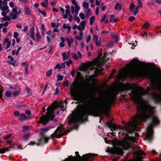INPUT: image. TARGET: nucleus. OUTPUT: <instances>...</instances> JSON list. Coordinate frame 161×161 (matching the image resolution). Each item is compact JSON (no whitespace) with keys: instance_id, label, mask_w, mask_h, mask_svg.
<instances>
[{"instance_id":"37998d69","label":"nucleus","mask_w":161,"mask_h":161,"mask_svg":"<svg viewBox=\"0 0 161 161\" xmlns=\"http://www.w3.org/2000/svg\"><path fill=\"white\" fill-rule=\"evenodd\" d=\"M77 75L76 78L77 80H80L81 78V76L80 73L79 72H77Z\"/></svg>"},{"instance_id":"13d9d810","label":"nucleus","mask_w":161,"mask_h":161,"mask_svg":"<svg viewBox=\"0 0 161 161\" xmlns=\"http://www.w3.org/2000/svg\"><path fill=\"white\" fill-rule=\"evenodd\" d=\"M100 8L101 9L104 11L105 10V8H106V7L104 5V4H101V6H100Z\"/></svg>"},{"instance_id":"393cba45","label":"nucleus","mask_w":161,"mask_h":161,"mask_svg":"<svg viewBox=\"0 0 161 161\" xmlns=\"http://www.w3.org/2000/svg\"><path fill=\"white\" fill-rule=\"evenodd\" d=\"M107 124L109 128L114 130H115L117 128L116 125L113 123L108 122L107 123Z\"/></svg>"},{"instance_id":"1a4fd4ad","label":"nucleus","mask_w":161,"mask_h":161,"mask_svg":"<svg viewBox=\"0 0 161 161\" xmlns=\"http://www.w3.org/2000/svg\"><path fill=\"white\" fill-rule=\"evenodd\" d=\"M72 3L74 6L73 5L71 6V12L73 14H75V15H77L80 9V7L78 5L77 2L75 0H72Z\"/></svg>"},{"instance_id":"6e6552de","label":"nucleus","mask_w":161,"mask_h":161,"mask_svg":"<svg viewBox=\"0 0 161 161\" xmlns=\"http://www.w3.org/2000/svg\"><path fill=\"white\" fill-rule=\"evenodd\" d=\"M64 134V128L63 125H60L58 127L53 134L51 135L53 137H61Z\"/></svg>"},{"instance_id":"20e7f679","label":"nucleus","mask_w":161,"mask_h":161,"mask_svg":"<svg viewBox=\"0 0 161 161\" xmlns=\"http://www.w3.org/2000/svg\"><path fill=\"white\" fill-rule=\"evenodd\" d=\"M132 120L130 121L123 127L119 126V128L128 133H131L136 130V126L140 125V114L132 117Z\"/></svg>"},{"instance_id":"b1692460","label":"nucleus","mask_w":161,"mask_h":161,"mask_svg":"<svg viewBox=\"0 0 161 161\" xmlns=\"http://www.w3.org/2000/svg\"><path fill=\"white\" fill-rule=\"evenodd\" d=\"M29 119V118L24 114H21L19 118V120L22 121H23L26 119Z\"/></svg>"},{"instance_id":"5fc2aeb1","label":"nucleus","mask_w":161,"mask_h":161,"mask_svg":"<svg viewBox=\"0 0 161 161\" xmlns=\"http://www.w3.org/2000/svg\"><path fill=\"white\" fill-rule=\"evenodd\" d=\"M64 85L65 86H69V83L67 80H66L64 83Z\"/></svg>"},{"instance_id":"a18cd8bd","label":"nucleus","mask_w":161,"mask_h":161,"mask_svg":"<svg viewBox=\"0 0 161 161\" xmlns=\"http://www.w3.org/2000/svg\"><path fill=\"white\" fill-rule=\"evenodd\" d=\"M66 64L67 66H69L70 64H72V61L70 59H69L68 61L64 62V64Z\"/></svg>"},{"instance_id":"c03bdc74","label":"nucleus","mask_w":161,"mask_h":161,"mask_svg":"<svg viewBox=\"0 0 161 161\" xmlns=\"http://www.w3.org/2000/svg\"><path fill=\"white\" fill-rule=\"evenodd\" d=\"M41 5L43 7L46 8L48 7V1L46 0V3H44L42 2L41 3Z\"/></svg>"},{"instance_id":"8fccbe9b","label":"nucleus","mask_w":161,"mask_h":161,"mask_svg":"<svg viewBox=\"0 0 161 161\" xmlns=\"http://www.w3.org/2000/svg\"><path fill=\"white\" fill-rule=\"evenodd\" d=\"M19 93H20V92L19 91H15L13 93V96L14 97H17L18 95H19Z\"/></svg>"},{"instance_id":"bf43d9fd","label":"nucleus","mask_w":161,"mask_h":161,"mask_svg":"<svg viewBox=\"0 0 161 161\" xmlns=\"http://www.w3.org/2000/svg\"><path fill=\"white\" fill-rule=\"evenodd\" d=\"M41 29L42 30V31L43 32H45L46 31V29L45 27V26L44 25H42L41 26Z\"/></svg>"},{"instance_id":"c9c22d12","label":"nucleus","mask_w":161,"mask_h":161,"mask_svg":"<svg viewBox=\"0 0 161 161\" xmlns=\"http://www.w3.org/2000/svg\"><path fill=\"white\" fill-rule=\"evenodd\" d=\"M24 9L26 14L28 15L31 14V11L29 8L25 7V8Z\"/></svg>"},{"instance_id":"39448f33","label":"nucleus","mask_w":161,"mask_h":161,"mask_svg":"<svg viewBox=\"0 0 161 161\" xmlns=\"http://www.w3.org/2000/svg\"><path fill=\"white\" fill-rule=\"evenodd\" d=\"M134 137L129 136L126 134L123 140L120 142L119 145L125 150H127L132 147L133 146L132 142H134Z\"/></svg>"},{"instance_id":"f257e3e1","label":"nucleus","mask_w":161,"mask_h":161,"mask_svg":"<svg viewBox=\"0 0 161 161\" xmlns=\"http://www.w3.org/2000/svg\"><path fill=\"white\" fill-rule=\"evenodd\" d=\"M142 64L138 60L133 59L126 65L122 71L120 72L119 76L121 78L129 77L133 79L140 77L147 78L150 79V86L153 91L152 94V97L157 102L161 100V79L158 70L154 69L151 71L145 69H140L139 67Z\"/></svg>"},{"instance_id":"c756f323","label":"nucleus","mask_w":161,"mask_h":161,"mask_svg":"<svg viewBox=\"0 0 161 161\" xmlns=\"http://www.w3.org/2000/svg\"><path fill=\"white\" fill-rule=\"evenodd\" d=\"M114 8L115 10H120L122 8V6L119 3H117L115 6Z\"/></svg>"},{"instance_id":"ea45409f","label":"nucleus","mask_w":161,"mask_h":161,"mask_svg":"<svg viewBox=\"0 0 161 161\" xmlns=\"http://www.w3.org/2000/svg\"><path fill=\"white\" fill-rule=\"evenodd\" d=\"M63 75H58L57 77V80L58 81H61L63 80Z\"/></svg>"},{"instance_id":"e2e57ef3","label":"nucleus","mask_w":161,"mask_h":161,"mask_svg":"<svg viewBox=\"0 0 161 161\" xmlns=\"http://www.w3.org/2000/svg\"><path fill=\"white\" fill-rule=\"evenodd\" d=\"M25 113L29 115L31 114V111L29 109L26 110L25 111Z\"/></svg>"},{"instance_id":"473e14b6","label":"nucleus","mask_w":161,"mask_h":161,"mask_svg":"<svg viewBox=\"0 0 161 161\" xmlns=\"http://www.w3.org/2000/svg\"><path fill=\"white\" fill-rule=\"evenodd\" d=\"M60 39L61 40L62 42H60L59 44V46L60 47H63L64 46V38L63 37H60Z\"/></svg>"},{"instance_id":"a878e982","label":"nucleus","mask_w":161,"mask_h":161,"mask_svg":"<svg viewBox=\"0 0 161 161\" xmlns=\"http://www.w3.org/2000/svg\"><path fill=\"white\" fill-rule=\"evenodd\" d=\"M8 58L10 60L8 62L10 63L12 65H14L15 64V62L14 61V59L13 57L9 55L8 56Z\"/></svg>"},{"instance_id":"2eb2a0df","label":"nucleus","mask_w":161,"mask_h":161,"mask_svg":"<svg viewBox=\"0 0 161 161\" xmlns=\"http://www.w3.org/2000/svg\"><path fill=\"white\" fill-rule=\"evenodd\" d=\"M6 10H3L2 12V15L3 16V17L1 18V21L4 22L5 21H9L11 20V18L10 16L6 15V14H8Z\"/></svg>"},{"instance_id":"4be33fe9","label":"nucleus","mask_w":161,"mask_h":161,"mask_svg":"<svg viewBox=\"0 0 161 161\" xmlns=\"http://www.w3.org/2000/svg\"><path fill=\"white\" fill-rule=\"evenodd\" d=\"M65 65L64 63H63L61 64H57L56 66H55L54 69H61L65 68Z\"/></svg>"},{"instance_id":"2f4dec72","label":"nucleus","mask_w":161,"mask_h":161,"mask_svg":"<svg viewBox=\"0 0 161 161\" xmlns=\"http://www.w3.org/2000/svg\"><path fill=\"white\" fill-rule=\"evenodd\" d=\"M46 33L48 35L51 36L52 38H54L56 36V34L52 32V31H49L46 32Z\"/></svg>"},{"instance_id":"e433bc0d","label":"nucleus","mask_w":161,"mask_h":161,"mask_svg":"<svg viewBox=\"0 0 161 161\" xmlns=\"http://www.w3.org/2000/svg\"><path fill=\"white\" fill-rule=\"evenodd\" d=\"M94 78V76L92 75L90 76L89 77H86V81L88 82V84H89L90 81H91Z\"/></svg>"},{"instance_id":"412c9836","label":"nucleus","mask_w":161,"mask_h":161,"mask_svg":"<svg viewBox=\"0 0 161 161\" xmlns=\"http://www.w3.org/2000/svg\"><path fill=\"white\" fill-rule=\"evenodd\" d=\"M7 43L6 45V49H8L9 48L11 45V42L10 41H9V39L8 38H5L3 42V44L4 45Z\"/></svg>"},{"instance_id":"c85d7f7f","label":"nucleus","mask_w":161,"mask_h":161,"mask_svg":"<svg viewBox=\"0 0 161 161\" xmlns=\"http://www.w3.org/2000/svg\"><path fill=\"white\" fill-rule=\"evenodd\" d=\"M68 54L69 53H67V52H64L62 54L63 61H64L68 58Z\"/></svg>"},{"instance_id":"72a5a7b5","label":"nucleus","mask_w":161,"mask_h":161,"mask_svg":"<svg viewBox=\"0 0 161 161\" xmlns=\"http://www.w3.org/2000/svg\"><path fill=\"white\" fill-rule=\"evenodd\" d=\"M95 19V17L94 16H91L90 18V24L91 25H92Z\"/></svg>"},{"instance_id":"6ab92c4d","label":"nucleus","mask_w":161,"mask_h":161,"mask_svg":"<svg viewBox=\"0 0 161 161\" xmlns=\"http://www.w3.org/2000/svg\"><path fill=\"white\" fill-rule=\"evenodd\" d=\"M66 41L68 43V46L70 47L71 44L73 43L74 40L71 36L68 37L66 38Z\"/></svg>"},{"instance_id":"79ce46f5","label":"nucleus","mask_w":161,"mask_h":161,"mask_svg":"<svg viewBox=\"0 0 161 161\" xmlns=\"http://www.w3.org/2000/svg\"><path fill=\"white\" fill-rule=\"evenodd\" d=\"M29 127L27 125H24L23 127L22 131L23 132H25L27 130H29Z\"/></svg>"},{"instance_id":"f3484780","label":"nucleus","mask_w":161,"mask_h":161,"mask_svg":"<svg viewBox=\"0 0 161 161\" xmlns=\"http://www.w3.org/2000/svg\"><path fill=\"white\" fill-rule=\"evenodd\" d=\"M34 32L35 30L33 27L31 28L29 32V35L33 40H36V38L34 36Z\"/></svg>"},{"instance_id":"49530a36","label":"nucleus","mask_w":161,"mask_h":161,"mask_svg":"<svg viewBox=\"0 0 161 161\" xmlns=\"http://www.w3.org/2000/svg\"><path fill=\"white\" fill-rule=\"evenodd\" d=\"M79 16L80 18L82 20L85 19V16L84 14L82 13H80L79 14Z\"/></svg>"},{"instance_id":"4d7b16f0","label":"nucleus","mask_w":161,"mask_h":161,"mask_svg":"<svg viewBox=\"0 0 161 161\" xmlns=\"http://www.w3.org/2000/svg\"><path fill=\"white\" fill-rule=\"evenodd\" d=\"M12 135V134H9L7 135L5 137H4V139L5 140H6L8 138H9Z\"/></svg>"},{"instance_id":"f8f14e48","label":"nucleus","mask_w":161,"mask_h":161,"mask_svg":"<svg viewBox=\"0 0 161 161\" xmlns=\"http://www.w3.org/2000/svg\"><path fill=\"white\" fill-rule=\"evenodd\" d=\"M18 8L15 7L13 9L12 11L10 13L9 16L13 19H16L19 14L21 13V10H19L18 11Z\"/></svg>"},{"instance_id":"7ed1b4c3","label":"nucleus","mask_w":161,"mask_h":161,"mask_svg":"<svg viewBox=\"0 0 161 161\" xmlns=\"http://www.w3.org/2000/svg\"><path fill=\"white\" fill-rule=\"evenodd\" d=\"M58 107H60L61 110L63 111H64L65 109L64 105L62 103L53 102L51 105L47 108V112L45 116L41 117L38 123H41L45 125L47 123L49 119H53L55 117L54 111L55 109Z\"/></svg>"},{"instance_id":"f03ea898","label":"nucleus","mask_w":161,"mask_h":161,"mask_svg":"<svg viewBox=\"0 0 161 161\" xmlns=\"http://www.w3.org/2000/svg\"><path fill=\"white\" fill-rule=\"evenodd\" d=\"M102 54H99L97 58L91 62L89 61L82 64L79 69L85 73H88L90 70L95 69V73L98 75L101 73L103 69L102 67L106 61L104 57L101 58Z\"/></svg>"},{"instance_id":"052dcab7","label":"nucleus","mask_w":161,"mask_h":161,"mask_svg":"<svg viewBox=\"0 0 161 161\" xmlns=\"http://www.w3.org/2000/svg\"><path fill=\"white\" fill-rule=\"evenodd\" d=\"M91 36L90 35H89L86 39V41L87 43H88L89 42V41L91 40Z\"/></svg>"},{"instance_id":"0e129e2a","label":"nucleus","mask_w":161,"mask_h":161,"mask_svg":"<svg viewBox=\"0 0 161 161\" xmlns=\"http://www.w3.org/2000/svg\"><path fill=\"white\" fill-rule=\"evenodd\" d=\"M18 35L19 34L17 32H14L13 36L14 38H16L17 37Z\"/></svg>"},{"instance_id":"aec40b11","label":"nucleus","mask_w":161,"mask_h":161,"mask_svg":"<svg viewBox=\"0 0 161 161\" xmlns=\"http://www.w3.org/2000/svg\"><path fill=\"white\" fill-rule=\"evenodd\" d=\"M63 27L64 29H66L67 30L66 32L69 34L70 31L71 27L68 24H64L63 25Z\"/></svg>"},{"instance_id":"7c9ffc66","label":"nucleus","mask_w":161,"mask_h":161,"mask_svg":"<svg viewBox=\"0 0 161 161\" xmlns=\"http://www.w3.org/2000/svg\"><path fill=\"white\" fill-rule=\"evenodd\" d=\"M30 136V134L29 133H28L24 134L23 136V139L25 141L28 140Z\"/></svg>"},{"instance_id":"09e8293b","label":"nucleus","mask_w":161,"mask_h":161,"mask_svg":"<svg viewBox=\"0 0 161 161\" xmlns=\"http://www.w3.org/2000/svg\"><path fill=\"white\" fill-rule=\"evenodd\" d=\"M73 58L75 60H77L78 59V57L76 54L74 53H72Z\"/></svg>"},{"instance_id":"9b49d317","label":"nucleus","mask_w":161,"mask_h":161,"mask_svg":"<svg viewBox=\"0 0 161 161\" xmlns=\"http://www.w3.org/2000/svg\"><path fill=\"white\" fill-rule=\"evenodd\" d=\"M66 10H65V11L64 9L62 7H60L59 10L62 14V15L63 16L64 19H67L70 13V7L68 5H66L65 6Z\"/></svg>"},{"instance_id":"4c0bfd02","label":"nucleus","mask_w":161,"mask_h":161,"mask_svg":"<svg viewBox=\"0 0 161 161\" xmlns=\"http://www.w3.org/2000/svg\"><path fill=\"white\" fill-rule=\"evenodd\" d=\"M110 21L114 22H115L116 21V20L115 19V16L114 15H111L110 19Z\"/></svg>"},{"instance_id":"338daca9","label":"nucleus","mask_w":161,"mask_h":161,"mask_svg":"<svg viewBox=\"0 0 161 161\" xmlns=\"http://www.w3.org/2000/svg\"><path fill=\"white\" fill-rule=\"evenodd\" d=\"M1 24L2 25V27H3V26L5 27L7 26L8 24V22H6L5 23H4L3 24V23H1Z\"/></svg>"},{"instance_id":"a19ab883","label":"nucleus","mask_w":161,"mask_h":161,"mask_svg":"<svg viewBox=\"0 0 161 161\" xmlns=\"http://www.w3.org/2000/svg\"><path fill=\"white\" fill-rule=\"evenodd\" d=\"M38 11L42 14L44 17H46L47 16L46 12L42 11L39 8H38Z\"/></svg>"},{"instance_id":"864d4df0","label":"nucleus","mask_w":161,"mask_h":161,"mask_svg":"<svg viewBox=\"0 0 161 161\" xmlns=\"http://www.w3.org/2000/svg\"><path fill=\"white\" fill-rule=\"evenodd\" d=\"M14 114L15 116H18L20 115V113L19 111H16L14 112Z\"/></svg>"},{"instance_id":"6e6d98bb","label":"nucleus","mask_w":161,"mask_h":161,"mask_svg":"<svg viewBox=\"0 0 161 161\" xmlns=\"http://www.w3.org/2000/svg\"><path fill=\"white\" fill-rule=\"evenodd\" d=\"M51 25L52 27H53L57 28L58 26V25H57L54 22H52L51 23Z\"/></svg>"},{"instance_id":"5701e85b","label":"nucleus","mask_w":161,"mask_h":161,"mask_svg":"<svg viewBox=\"0 0 161 161\" xmlns=\"http://www.w3.org/2000/svg\"><path fill=\"white\" fill-rule=\"evenodd\" d=\"M93 40L96 43V46H99L100 45L101 42L98 40V37L96 35H94L93 37Z\"/></svg>"},{"instance_id":"ddd939ff","label":"nucleus","mask_w":161,"mask_h":161,"mask_svg":"<svg viewBox=\"0 0 161 161\" xmlns=\"http://www.w3.org/2000/svg\"><path fill=\"white\" fill-rule=\"evenodd\" d=\"M7 3L6 1L3 2L2 0H0V8L1 10H6L7 13L9 12L8 10V7L7 5Z\"/></svg>"},{"instance_id":"774afa93","label":"nucleus","mask_w":161,"mask_h":161,"mask_svg":"<svg viewBox=\"0 0 161 161\" xmlns=\"http://www.w3.org/2000/svg\"><path fill=\"white\" fill-rule=\"evenodd\" d=\"M75 19L77 21V22L78 23H79L80 22V18L78 17H75Z\"/></svg>"},{"instance_id":"603ef678","label":"nucleus","mask_w":161,"mask_h":161,"mask_svg":"<svg viewBox=\"0 0 161 161\" xmlns=\"http://www.w3.org/2000/svg\"><path fill=\"white\" fill-rule=\"evenodd\" d=\"M47 41L48 43H50L52 42V38L49 37V36H47Z\"/></svg>"},{"instance_id":"cd10ccee","label":"nucleus","mask_w":161,"mask_h":161,"mask_svg":"<svg viewBox=\"0 0 161 161\" xmlns=\"http://www.w3.org/2000/svg\"><path fill=\"white\" fill-rule=\"evenodd\" d=\"M36 40L34 41H36V42H39L41 40V36L40 35L39 33L38 32H37L36 33Z\"/></svg>"},{"instance_id":"a211bd4d","label":"nucleus","mask_w":161,"mask_h":161,"mask_svg":"<svg viewBox=\"0 0 161 161\" xmlns=\"http://www.w3.org/2000/svg\"><path fill=\"white\" fill-rule=\"evenodd\" d=\"M75 36L76 40L82 41L83 37V31L80 32L79 35H76Z\"/></svg>"},{"instance_id":"69168bd1","label":"nucleus","mask_w":161,"mask_h":161,"mask_svg":"<svg viewBox=\"0 0 161 161\" xmlns=\"http://www.w3.org/2000/svg\"><path fill=\"white\" fill-rule=\"evenodd\" d=\"M135 18L133 16H131L129 18V20L130 21H133L135 20Z\"/></svg>"},{"instance_id":"58836bf2","label":"nucleus","mask_w":161,"mask_h":161,"mask_svg":"<svg viewBox=\"0 0 161 161\" xmlns=\"http://www.w3.org/2000/svg\"><path fill=\"white\" fill-rule=\"evenodd\" d=\"M150 24L147 22H145L142 26L143 28L147 29L149 27Z\"/></svg>"},{"instance_id":"f704fd0d","label":"nucleus","mask_w":161,"mask_h":161,"mask_svg":"<svg viewBox=\"0 0 161 161\" xmlns=\"http://www.w3.org/2000/svg\"><path fill=\"white\" fill-rule=\"evenodd\" d=\"M52 70L50 69L47 72L46 75L47 77H50L52 75Z\"/></svg>"},{"instance_id":"423d86ee","label":"nucleus","mask_w":161,"mask_h":161,"mask_svg":"<svg viewBox=\"0 0 161 161\" xmlns=\"http://www.w3.org/2000/svg\"><path fill=\"white\" fill-rule=\"evenodd\" d=\"M96 155L94 154L91 153L83 155L82 157L78 155V159L76 157H73L72 156H70L64 161H92L93 157Z\"/></svg>"},{"instance_id":"9d476101","label":"nucleus","mask_w":161,"mask_h":161,"mask_svg":"<svg viewBox=\"0 0 161 161\" xmlns=\"http://www.w3.org/2000/svg\"><path fill=\"white\" fill-rule=\"evenodd\" d=\"M83 7L84 8V12L87 17H89L92 14V12L89 8V3L85 1L83 3Z\"/></svg>"},{"instance_id":"3c124183","label":"nucleus","mask_w":161,"mask_h":161,"mask_svg":"<svg viewBox=\"0 0 161 161\" xmlns=\"http://www.w3.org/2000/svg\"><path fill=\"white\" fill-rule=\"evenodd\" d=\"M12 95V93L10 92H7L5 93V96L7 97H10Z\"/></svg>"},{"instance_id":"680f3d73","label":"nucleus","mask_w":161,"mask_h":161,"mask_svg":"<svg viewBox=\"0 0 161 161\" xmlns=\"http://www.w3.org/2000/svg\"><path fill=\"white\" fill-rule=\"evenodd\" d=\"M5 152V149L4 148H3L1 149H0V153L1 154H3Z\"/></svg>"},{"instance_id":"dca6fc26","label":"nucleus","mask_w":161,"mask_h":161,"mask_svg":"<svg viewBox=\"0 0 161 161\" xmlns=\"http://www.w3.org/2000/svg\"><path fill=\"white\" fill-rule=\"evenodd\" d=\"M86 21H82L80 23L79 25L78 26V30L80 31H82L85 27L86 26Z\"/></svg>"},{"instance_id":"4468645a","label":"nucleus","mask_w":161,"mask_h":161,"mask_svg":"<svg viewBox=\"0 0 161 161\" xmlns=\"http://www.w3.org/2000/svg\"><path fill=\"white\" fill-rule=\"evenodd\" d=\"M135 6L133 3H131L130 4V12L134 13V15H136L137 13L139 8L140 7L139 6H137L135 9Z\"/></svg>"},{"instance_id":"0eeeda50","label":"nucleus","mask_w":161,"mask_h":161,"mask_svg":"<svg viewBox=\"0 0 161 161\" xmlns=\"http://www.w3.org/2000/svg\"><path fill=\"white\" fill-rule=\"evenodd\" d=\"M50 128V127H47L41 129V132L40 133V135L41 136V137L39 139V141L41 142L46 143L48 142L49 137L43 135V134L45 132L48 131Z\"/></svg>"},{"instance_id":"de8ad7c7","label":"nucleus","mask_w":161,"mask_h":161,"mask_svg":"<svg viewBox=\"0 0 161 161\" xmlns=\"http://www.w3.org/2000/svg\"><path fill=\"white\" fill-rule=\"evenodd\" d=\"M136 153L138 155H142L144 154L145 155L146 153L143 152L142 150H140L139 151H137L136 152Z\"/></svg>"},{"instance_id":"bb28decb","label":"nucleus","mask_w":161,"mask_h":161,"mask_svg":"<svg viewBox=\"0 0 161 161\" xmlns=\"http://www.w3.org/2000/svg\"><path fill=\"white\" fill-rule=\"evenodd\" d=\"M115 151L117 153L120 155V156L123 155V151L121 148H117L115 149Z\"/></svg>"}]
</instances>
